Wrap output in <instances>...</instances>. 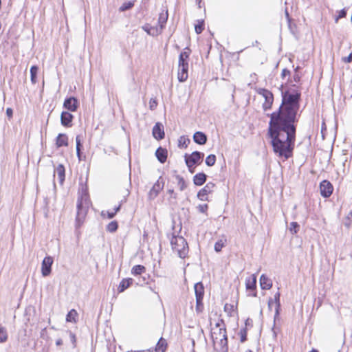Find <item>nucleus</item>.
Instances as JSON below:
<instances>
[{
	"instance_id": "obj_1",
	"label": "nucleus",
	"mask_w": 352,
	"mask_h": 352,
	"mask_svg": "<svg viewBox=\"0 0 352 352\" xmlns=\"http://www.w3.org/2000/svg\"><path fill=\"white\" fill-rule=\"evenodd\" d=\"M282 102L270 117L267 135L270 138L273 151L287 160L292 156L298 121L301 92L296 87L281 91Z\"/></svg>"
},
{
	"instance_id": "obj_2",
	"label": "nucleus",
	"mask_w": 352,
	"mask_h": 352,
	"mask_svg": "<svg viewBox=\"0 0 352 352\" xmlns=\"http://www.w3.org/2000/svg\"><path fill=\"white\" fill-rule=\"evenodd\" d=\"M89 201L87 185H82L81 195L77 201V214L76 217V228L78 229L83 223L87 214Z\"/></svg>"
},
{
	"instance_id": "obj_3",
	"label": "nucleus",
	"mask_w": 352,
	"mask_h": 352,
	"mask_svg": "<svg viewBox=\"0 0 352 352\" xmlns=\"http://www.w3.org/2000/svg\"><path fill=\"white\" fill-rule=\"evenodd\" d=\"M170 244L173 252H176L179 257L184 258L188 254V245L186 239L182 236H173Z\"/></svg>"
},
{
	"instance_id": "obj_4",
	"label": "nucleus",
	"mask_w": 352,
	"mask_h": 352,
	"mask_svg": "<svg viewBox=\"0 0 352 352\" xmlns=\"http://www.w3.org/2000/svg\"><path fill=\"white\" fill-rule=\"evenodd\" d=\"M258 94L262 96L265 101L263 103L262 107L264 111H267L272 109L274 102V95L268 89L264 88H259L256 90Z\"/></svg>"
},
{
	"instance_id": "obj_5",
	"label": "nucleus",
	"mask_w": 352,
	"mask_h": 352,
	"mask_svg": "<svg viewBox=\"0 0 352 352\" xmlns=\"http://www.w3.org/2000/svg\"><path fill=\"white\" fill-rule=\"evenodd\" d=\"M226 336H227L226 326L223 320H220L211 330V338L213 342Z\"/></svg>"
},
{
	"instance_id": "obj_6",
	"label": "nucleus",
	"mask_w": 352,
	"mask_h": 352,
	"mask_svg": "<svg viewBox=\"0 0 352 352\" xmlns=\"http://www.w3.org/2000/svg\"><path fill=\"white\" fill-rule=\"evenodd\" d=\"M204 157V154L199 151H194L190 155H185V162L188 169L192 167L195 164H198L201 160Z\"/></svg>"
},
{
	"instance_id": "obj_7",
	"label": "nucleus",
	"mask_w": 352,
	"mask_h": 352,
	"mask_svg": "<svg viewBox=\"0 0 352 352\" xmlns=\"http://www.w3.org/2000/svg\"><path fill=\"white\" fill-rule=\"evenodd\" d=\"M320 191L322 197H329L333 191V186L328 180H323L320 184Z\"/></svg>"
},
{
	"instance_id": "obj_8",
	"label": "nucleus",
	"mask_w": 352,
	"mask_h": 352,
	"mask_svg": "<svg viewBox=\"0 0 352 352\" xmlns=\"http://www.w3.org/2000/svg\"><path fill=\"white\" fill-rule=\"evenodd\" d=\"M164 182L162 177H160L157 182L154 184L152 188L148 192V198L150 199H154L157 197L159 192L163 189Z\"/></svg>"
},
{
	"instance_id": "obj_9",
	"label": "nucleus",
	"mask_w": 352,
	"mask_h": 352,
	"mask_svg": "<svg viewBox=\"0 0 352 352\" xmlns=\"http://www.w3.org/2000/svg\"><path fill=\"white\" fill-rule=\"evenodd\" d=\"M53 262V258L50 256H47L43 258L41 263V273L43 276L45 277L50 274Z\"/></svg>"
},
{
	"instance_id": "obj_10",
	"label": "nucleus",
	"mask_w": 352,
	"mask_h": 352,
	"mask_svg": "<svg viewBox=\"0 0 352 352\" xmlns=\"http://www.w3.org/2000/svg\"><path fill=\"white\" fill-rule=\"evenodd\" d=\"M214 349L218 352H228V338L227 336L213 341Z\"/></svg>"
},
{
	"instance_id": "obj_11",
	"label": "nucleus",
	"mask_w": 352,
	"mask_h": 352,
	"mask_svg": "<svg viewBox=\"0 0 352 352\" xmlns=\"http://www.w3.org/2000/svg\"><path fill=\"white\" fill-rule=\"evenodd\" d=\"M214 184L212 182L208 183L197 193V197L201 201L207 200V195L212 192Z\"/></svg>"
},
{
	"instance_id": "obj_12",
	"label": "nucleus",
	"mask_w": 352,
	"mask_h": 352,
	"mask_svg": "<svg viewBox=\"0 0 352 352\" xmlns=\"http://www.w3.org/2000/svg\"><path fill=\"white\" fill-rule=\"evenodd\" d=\"M78 107V100L73 96L67 98L63 103V107L70 111H76Z\"/></svg>"
},
{
	"instance_id": "obj_13",
	"label": "nucleus",
	"mask_w": 352,
	"mask_h": 352,
	"mask_svg": "<svg viewBox=\"0 0 352 352\" xmlns=\"http://www.w3.org/2000/svg\"><path fill=\"white\" fill-rule=\"evenodd\" d=\"M152 133L156 140H162L164 138V129L163 124L160 122H157L153 128Z\"/></svg>"
},
{
	"instance_id": "obj_14",
	"label": "nucleus",
	"mask_w": 352,
	"mask_h": 352,
	"mask_svg": "<svg viewBox=\"0 0 352 352\" xmlns=\"http://www.w3.org/2000/svg\"><path fill=\"white\" fill-rule=\"evenodd\" d=\"M74 116L68 111H63L60 116V122L64 126H70Z\"/></svg>"
},
{
	"instance_id": "obj_15",
	"label": "nucleus",
	"mask_w": 352,
	"mask_h": 352,
	"mask_svg": "<svg viewBox=\"0 0 352 352\" xmlns=\"http://www.w3.org/2000/svg\"><path fill=\"white\" fill-rule=\"evenodd\" d=\"M188 66H178L177 78L179 82H185L188 77Z\"/></svg>"
},
{
	"instance_id": "obj_16",
	"label": "nucleus",
	"mask_w": 352,
	"mask_h": 352,
	"mask_svg": "<svg viewBox=\"0 0 352 352\" xmlns=\"http://www.w3.org/2000/svg\"><path fill=\"white\" fill-rule=\"evenodd\" d=\"M57 174L59 183L63 184L65 178V169L63 164H59L54 170V177Z\"/></svg>"
},
{
	"instance_id": "obj_17",
	"label": "nucleus",
	"mask_w": 352,
	"mask_h": 352,
	"mask_svg": "<svg viewBox=\"0 0 352 352\" xmlns=\"http://www.w3.org/2000/svg\"><path fill=\"white\" fill-rule=\"evenodd\" d=\"M193 140L198 144L204 145L207 142V136L203 132L197 131L193 135Z\"/></svg>"
},
{
	"instance_id": "obj_18",
	"label": "nucleus",
	"mask_w": 352,
	"mask_h": 352,
	"mask_svg": "<svg viewBox=\"0 0 352 352\" xmlns=\"http://www.w3.org/2000/svg\"><path fill=\"white\" fill-rule=\"evenodd\" d=\"M260 285L263 289H270L272 287V282L265 274H262L260 277Z\"/></svg>"
},
{
	"instance_id": "obj_19",
	"label": "nucleus",
	"mask_w": 352,
	"mask_h": 352,
	"mask_svg": "<svg viewBox=\"0 0 352 352\" xmlns=\"http://www.w3.org/2000/svg\"><path fill=\"white\" fill-rule=\"evenodd\" d=\"M155 155L161 163H164L167 159V150L162 147H159L155 151Z\"/></svg>"
},
{
	"instance_id": "obj_20",
	"label": "nucleus",
	"mask_w": 352,
	"mask_h": 352,
	"mask_svg": "<svg viewBox=\"0 0 352 352\" xmlns=\"http://www.w3.org/2000/svg\"><path fill=\"white\" fill-rule=\"evenodd\" d=\"M194 289L196 298L203 299L204 295V287L202 283H197L194 286Z\"/></svg>"
},
{
	"instance_id": "obj_21",
	"label": "nucleus",
	"mask_w": 352,
	"mask_h": 352,
	"mask_svg": "<svg viewBox=\"0 0 352 352\" xmlns=\"http://www.w3.org/2000/svg\"><path fill=\"white\" fill-rule=\"evenodd\" d=\"M207 175L204 173H199L196 174L193 177V182L196 186H201L206 181Z\"/></svg>"
},
{
	"instance_id": "obj_22",
	"label": "nucleus",
	"mask_w": 352,
	"mask_h": 352,
	"mask_svg": "<svg viewBox=\"0 0 352 352\" xmlns=\"http://www.w3.org/2000/svg\"><path fill=\"white\" fill-rule=\"evenodd\" d=\"M56 144L57 147L67 146L68 145V138L67 135L59 133L56 138Z\"/></svg>"
},
{
	"instance_id": "obj_23",
	"label": "nucleus",
	"mask_w": 352,
	"mask_h": 352,
	"mask_svg": "<svg viewBox=\"0 0 352 352\" xmlns=\"http://www.w3.org/2000/svg\"><path fill=\"white\" fill-rule=\"evenodd\" d=\"M133 283L132 278H124L122 280V281L120 283L118 287V291L119 293L123 292L125 289H126L128 287H130V285Z\"/></svg>"
},
{
	"instance_id": "obj_24",
	"label": "nucleus",
	"mask_w": 352,
	"mask_h": 352,
	"mask_svg": "<svg viewBox=\"0 0 352 352\" xmlns=\"http://www.w3.org/2000/svg\"><path fill=\"white\" fill-rule=\"evenodd\" d=\"M246 289L248 290H253L256 287V276L255 274H252L250 278L245 281Z\"/></svg>"
},
{
	"instance_id": "obj_25",
	"label": "nucleus",
	"mask_w": 352,
	"mask_h": 352,
	"mask_svg": "<svg viewBox=\"0 0 352 352\" xmlns=\"http://www.w3.org/2000/svg\"><path fill=\"white\" fill-rule=\"evenodd\" d=\"M167 343L165 339L161 338L155 346V351L156 352H164L166 349Z\"/></svg>"
},
{
	"instance_id": "obj_26",
	"label": "nucleus",
	"mask_w": 352,
	"mask_h": 352,
	"mask_svg": "<svg viewBox=\"0 0 352 352\" xmlns=\"http://www.w3.org/2000/svg\"><path fill=\"white\" fill-rule=\"evenodd\" d=\"M38 72V67L36 65H33L30 68V79L32 84H36L37 82V74Z\"/></svg>"
},
{
	"instance_id": "obj_27",
	"label": "nucleus",
	"mask_w": 352,
	"mask_h": 352,
	"mask_svg": "<svg viewBox=\"0 0 352 352\" xmlns=\"http://www.w3.org/2000/svg\"><path fill=\"white\" fill-rule=\"evenodd\" d=\"M78 316V313L75 309L70 310L66 316V320L67 322H76V318Z\"/></svg>"
},
{
	"instance_id": "obj_28",
	"label": "nucleus",
	"mask_w": 352,
	"mask_h": 352,
	"mask_svg": "<svg viewBox=\"0 0 352 352\" xmlns=\"http://www.w3.org/2000/svg\"><path fill=\"white\" fill-rule=\"evenodd\" d=\"M146 268L144 266L141 265H137L133 267L131 270V273L133 275H140L142 273L145 272Z\"/></svg>"
},
{
	"instance_id": "obj_29",
	"label": "nucleus",
	"mask_w": 352,
	"mask_h": 352,
	"mask_svg": "<svg viewBox=\"0 0 352 352\" xmlns=\"http://www.w3.org/2000/svg\"><path fill=\"white\" fill-rule=\"evenodd\" d=\"M134 6V1H126L122 3V5L120 7V12H124L128 10L131 9Z\"/></svg>"
},
{
	"instance_id": "obj_30",
	"label": "nucleus",
	"mask_w": 352,
	"mask_h": 352,
	"mask_svg": "<svg viewBox=\"0 0 352 352\" xmlns=\"http://www.w3.org/2000/svg\"><path fill=\"white\" fill-rule=\"evenodd\" d=\"M274 300H275V303H276V313H275V317H274V320H276V316H278L279 314V309H280V293L278 292H276L275 294H274Z\"/></svg>"
},
{
	"instance_id": "obj_31",
	"label": "nucleus",
	"mask_w": 352,
	"mask_h": 352,
	"mask_svg": "<svg viewBox=\"0 0 352 352\" xmlns=\"http://www.w3.org/2000/svg\"><path fill=\"white\" fill-rule=\"evenodd\" d=\"M343 224L347 228L352 226V211L349 212L343 219Z\"/></svg>"
},
{
	"instance_id": "obj_32",
	"label": "nucleus",
	"mask_w": 352,
	"mask_h": 352,
	"mask_svg": "<svg viewBox=\"0 0 352 352\" xmlns=\"http://www.w3.org/2000/svg\"><path fill=\"white\" fill-rule=\"evenodd\" d=\"M8 340V333L6 329L0 325V343L6 342Z\"/></svg>"
},
{
	"instance_id": "obj_33",
	"label": "nucleus",
	"mask_w": 352,
	"mask_h": 352,
	"mask_svg": "<svg viewBox=\"0 0 352 352\" xmlns=\"http://www.w3.org/2000/svg\"><path fill=\"white\" fill-rule=\"evenodd\" d=\"M176 179L177 180V185L179 186V188L181 191H183L186 187V183L184 178L179 175L176 176Z\"/></svg>"
},
{
	"instance_id": "obj_34",
	"label": "nucleus",
	"mask_w": 352,
	"mask_h": 352,
	"mask_svg": "<svg viewBox=\"0 0 352 352\" xmlns=\"http://www.w3.org/2000/svg\"><path fill=\"white\" fill-rule=\"evenodd\" d=\"M216 156L213 154L209 155L206 159V164L208 166H212L215 164Z\"/></svg>"
},
{
	"instance_id": "obj_35",
	"label": "nucleus",
	"mask_w": 352,
	"mask_h": 352,
	"mask_svg": "<svg viewBox=\"0 0 352 352\" xmlns=\"http://www.w3.org/2000/svg\"><path fill=\"white\" fill-rule=\"evenodd\" d=\"M118 227V223L116 221L110 222L107 227V230L110 232H114L117 230Z\"/></svg>"
},
{
	"instance_id": "obj_36",
	"label": "nucleus",
	"mask_w": 352,
	"mask_h": 352,
	"mask_svg": "<svg viewBox=\"0 0 352 352\" xmlns=\"http://www.w3.org/2000/svg\"><path fill=\"white\" fill-rule=\"evenodd\" d=\"M190 53L191 50L188 47H186L184 49L183 52L180 53L179 58L188 60Z\"/></svg>"
},
{
	"instance_id": "obj_37",
	"label": "nucleus",
	"mask_w": 352,
	"mask_h": 352,
	"mask_svg": "<svg viewBox=\"0 0 352 352\" xmlns=\"http://www.w3.org/2000/svg\"><path fill=\"white\" fill-rule=\"evenodd\" d=\"M300 226L297 222H292L290 223L289 230L292 234H296L299 230Z\"/></svg>"
},
{
	"instance_id": "obj_38",
	"label": "nucleus",
	"mask_w": 352,
	"mask_h": 352,
	"mask_svg": "<svg viewBox=\"0 0 352 352\" xmlns=\"http://www.w3.org/2000/svg\"><path fill=\"white\" fill-rule=\"evenodd\" d=\"M204 29V21H199L195 26V30L197 34H201Z\"/></svg>"
},
{
	"instance_id": "obj_39",
	"label": "nucleus",
	"mask_w": 352,
	"mask_h": 352,
	"mask_svg": "<svg viewBox=\"0 0 352 352\" xmlns=\"http://www.w3.org/2000/svg\"><path fill=\"white\" fill-rule=\"evenodd\" d=\"M190 143V140L188 138H185L184 136L180 137L179 140V146H182L183 147L186 148Z\"/></svg>"
},
{
	"instance_id": "obj_40",
	"label": "nucleus",
	"mask_w": 352,
	"mask_h": 352,
	"mask_svg": "<svg viewBox=\"0 0 352 352\" xmlns=\"http://www.w3.org/2000/svg\"><path fill=\"white\" fill-rule=\"evenodd\" d=\"M204 308L203 299L196 298V311L197 312H201Z\"/></svg>"
},
{
	"instance_id": "obj_41",
	"label": "nucleus",
	"mask_w": 352,
	"mask_h": 352,
	"mask_svg": "<svg viewBox=\"0 0 352 352\" xmlns=\"http://www.w3.org/2000/svg\"><path fill=\"white\" fill-rule=\"evenodd\" d=\"M168 18V14H161L159 17V23H160L161 28H163L164 25L166 23Z\"/></svg>"
},
{
	"instance_id": "obj_42",
	"label": "nucleus",
	"mask_w": 352,
	"mask_h": 352,
	"mask_svg": "<svg viewBox=\"0 0 352 352\" xmlns=\"http://www.w3.org/2000/svg\"><path fill=\"white\" fill-rule=\"evenodd\" d=\"M223 246H224V243L223 242L222 240H219V241H217L214 244V250L217 252H219Z\"/></svg>"
},
{
	"instance_id": "obj_43",
	"label": "nucleus",
	"mask_w": 352,
	"mask_h": 352,
	"mask_svg": "<svg viewBox=\"0 0 352 352\" xmlns=\"http://www.w3.org/2000/svg\"><path fill=\"white\" fill-rule=\"evenodd\" d=\"M241 342H244L247 340V329L246 328L240 330Z\"/></svg>"
},
{
	"instance_id": "obj_44",
	"label": "nucleus",
	"mask_w": 352,
	"mask_h": 352,
	"mask_svg": "<svg viewBox=\"0 0 352 352\" xmlns=\"http://www.w3.org/2000/svg\"><path fill=\"white\" fill-rule=\"evenodd\" d=\"M157 106V102L155 98H151L149 101V108L151 110H155Z\"/></svg>"
},
{
	"instance_id": "obj_45",
	"label": "nucleus",
	"mask_w": 352,
	"mask_h": 352,
	"mask_svg": "<svg viewBox=\"0 0 352 352\" xmlns=\"http://www.w3.org/2000/svg\"><path fill=\"white\" fill-rule=\"evenodd\" d=\"M208 204H203V205H199L197 206V209L198 210L201 212V213H206V211L208 210Z\"/></svg>"
},
{
	"instance_id": "obj_46",
	"label": "nucleus",
	"mask_w": 352,
	"mask_h": 352,
	"mask_svg": "<svg viewBox=\"0 0 352 352\" xmlns=\"http://www.w3.org/2000/svg\"><path fill=\"white\" fill-rule=\"evenodd\" d=\"M346 15V9H342L339 12L338 16L336 17V21H338L339 19L344 18Z\"/></svg>"
},
{
	"instance_id": "obj_47",
	"label": "nucleus",
	"mask_w": 352,
	"mask_h": 352,
	"mask_svg": "<svg viewBox=\"0 0 352 352\" xmlns=\"http://www.w3.org/2000/svg\"><path fill=\"white\" fill-rule=\"evenodd\" d=\"M184 65L188 66V60L179 58L178 66H184Z\"/></svg>"
},
{
	"instance_id": "obj_48",
	"label": "nucleus",
	"mask_w": 352,
	"mask_h": 352,
	"mask_svg": "<svg viewBox=\"0 0 352 352\" xmlns=\"http://www.w3.org/2000/svg\"><path fill=\"white\" fill-rule=\"evenodd\" d=\"M69 337H70L71 342L74 344V347H76V338L75 334L70 331Z\"/></svg>"
},
{
	"instance_id": "obj_49",
	"label": "nucleus",
	"mask_w": 352,
	"mask_h": 352,
	"mask_svg": "<svg viewBox=\"0 0 352 352\" xmlns=\"http://www.w3.org/2000/svg\"><path fill=\"white\" fill-rule=\"evenodd\" d=\"M76 151H80L81 147L80 138L79 135L76 137Z\"/></svg>"
},
{
	"instance_id": "obj_50",
	"label": "nucleus",
	"mask_w": 352,
	"mask_h": 352,
	"mask_svg": "<svg viewBox=\"0 0 352 352\" xmlns=\"http://www.w3.org/2000/svg\"><path fill=\"white\" fill-rule=\"evenodd\" d=\"M290 71L288 70L287 69H283L282 70V73H281V77L283 78H284L285 77H286L287 76H290Z\"/></svg>"
},
{
	"instance_id": "obj_51",
	"label": "nucleus",
	"mask_w": 352,
	"mask_h": 352,
	"mask_svg": "<svg viewBox=\"0 0 352 352\" xmlns=\"http://www.w3.org/2000/svg\"><path fill=\"white\" fill-rule=\"evenodd\" d=\"M6 115L9 119H11L13 116V110L11 108H7L6 109Z\"/></svg>"
},
{
	"instance_id": "obj_52",
	"label": "nucleus",
	"mask_w": 352,
	"mask_h": 352,
	"mask_svg": "<svg viewBox=\"0 0 352 352\" xmlns=\"http://www.w3.org/2000/svg\"><path fill=\"white\" fill-rule=\"evenodd\" d=\"M76 154H77V157H78L79 161L85 160V155L82 156L80 150V151H76Z\"/></svg>"
},
{
	"instance_id": "obj_53",
	"label": "nucleus",
	"mask_w": 352,
	"mask_h": 352,
	"mask_svg": "<svg viewBox=\"0 0 352 352\" xmlns=\"http://www.w3.org/2000/svg\"><path fill=\"white\" fill-rule=\"evenodd\" d=\"M344 63H351L352 61V53H351L347 57L342 58Z\"/></svg>"
},
{
	"instance_id": "obj_54",
	"label": "nucleus",
	"mask_w": 352,
	"mask_h": 352,
	"mask_svg": "<svg viewBox=\"0 0 352 352\" xmlns=\"http://www.w3.org/2000/svg\"><path fill=\"white\" fill-rule=\"evenodd\" d=\"M233 309V305L226 304L224 307V309L226 311H231Z\"/></svg>"
},
{
	"instance_id": "obj_55",
	"label": "nucleus",
	"mask_w": 352,
	"mask_h": 352,
	"mask_svg": "<svg viewBox=\"0 0 352 352\" xmlns=\"http://www.w3.org/2000/svg\"><path fill=\"white\" fill-rule=\"evenodd\" d=\"M116 215V213L114 212V211L113 212H107V217L108 219H112L115 217Z\"/></svg>"
},
{
	"instance_id": "obj_56",
	"label": "nucleus",
	"mask_w": 352,
	"mask_h": 352,
	"mask_svg": "<svg viewBox=\"0 0 352 352\" xmlns=\"http://www.w3.org/2000/svg\"><path fill=\"white\" fill-rule=\"evenodd\" d=\"M62 344H63L62 339H60V338L57 339L56 341V346H60Z\"/></svg>"
},
{
	"instance_id": "obj_57",
	"label": "nucleus",
	"mask_w": 352,
	"mask_h": 352,
	"mask_svg": "<svg viewBox=\"0 0 352 352\" xmlns=\"http://www.w3.org/2000/svg\"><path fill=\"white\" fill-rule=\"evenodd\" d=\"M121 204L122 203H120L117 207L114 208L113 211L116 214L120 210Z\"/></svg>"
},
{
	"instance_id": "obj_58",
	"label": "nucleus",
	"mask_w": 352,
	"mask_h": 352,
	"mask_svg": "<svg viewBox=\"0 0 352 352\" xmlns=\"http://www.w3.org/2000/svg\"><path fill=\"white\" fill-rule=\"evenodd\" d=\"M245 326H252V320L250 318L245 320Z\"/></svg>"
},
{
	"instance_id": "obj_59",
	"label": "nucleus",
	"mask_w": 352,
	"mask_h": 352,
	"mask_svg": "<svg viewBox=\"0 0 352 352\" xmlns=\"http://www.w3.org/2000/svg\"><path fill=\"white\" fill-rule=\"evenodd\" d=\"M272 304V300L270 299L268 302V307L270 309H271Z\"/></svg>"
},
{
	"instance_id": "obj_60",
	"label": "nucleus",
	"mask_w": 352,
	"mask_h": 352,
	"mask_svg": "<svg viewBox=\"0 0 352 352\" xmlns=\"http://www.w3.org/2000/svg\"><path fill=\"white\" fill-rule=\"evenodd\" d=\"M194 170H195V167L193 166L192 167L190 168V170H189V171L192 173H194Z\"/></svg>"
},
{
	"instance_id": "obj_61",
	"label": "nucleus",
	"mask_w": 352,
	"mask_h": 352,
	"mask_svg": "<svg viewBox=\"0 0 352 352\" xmlns=\"http://www.w3.org/2000/svg\"><path fill=\"white\" fill-rule=\"evenodd\" d=\"M310 352H319L318 350L313 349Z\"/></svg>"
},
{
	"instance_id": "obj_62",
	"label": "nucleus",
	"mask_w": 352,
	"mask_h": 352,
	"mask_svg": "<svg viewBox=\"0 0 352 352\" xmlns=\"http://www.w3.org/2000/svg\"><path fill=\"white\" fill-rule=\"evenodd\" d=\"M298 78H298V76H294V80H295V81H297V80H298Z\"/></svg>"
},
{
	"instance_id": "obj_63",
	"label": "nucleus",
	"mask_w": 352,
	"mask_h": 352,
	"mask_svg": "<svg viewBox=\"0 0 352 352\" xmlns=\"http://www.w3.org/2000/svg\"><path fill=\"white\" fill-rule=\"evenodd\" d=\"M168 192H169V193H173V189H171V190H168Z\"/></svg>"
},
{
	"instance_id": "obj_64",
	"label": "nucleus",
	"mask_w": 352,
	"mask_h": 352,
	"mask_svg": "<svg viewBox=\"0 0 352 352\" xmlns=\"http://www.w3.org/2000/svg\"><path fill=\"white\" fill-rule=\"evenodd\" d=\"M126 196H128V195H129V190H126Z\"/></svg>"
}]
</instances>
